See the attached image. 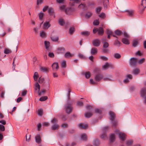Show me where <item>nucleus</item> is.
Returning <instances> with one entry per match:
<instances>
[{
	"instance_id": "obj_1",
	"label": "nucleus",
	"mask_w": 146,
	"mask_h": 146,
	"mask_svg": "<svg viewBox=\"0 0 146 146\" xmlns=\"http://www.w3.org/2000/svg\"><path fill=\"white\" fill-rule=\"evenodd\" d=\"M64 109L66 112L68 114L70 113L72 110V108L70 105H66L65 106Z\"/></svg>"
},
{
	"instance_id": "obj_2",
	"label": "nucleus",
	"mask_w": 146,
	"mask_h": 146,
	"mask_svg": "<svg viewBox=\"0 0 146 146\" xmlns=\"http://www.w3.org/2000/svg\"><path fill=\"white\" fill-rule=\"evenodd\" d=\"M115 132L116 134H118L120 139L122 141H124L125 139V134L122 132H119V131L118 130H116Z\"/></svg>"
},
{
	"instance_id": "obj_3",
	"label": "nucleus",
	"mask_w": 146,
	"mask_h": 146,
	"mask_svg": "<svg viewBox=\"0 0 146 146\" xmlns=\"http://www.w3.org/2000/svg\"><path fill=\"white\" fill-rule=\"evenodd\" d=\"M146 7V0H142L141 4L139 7V9L141 12L143 11Z\"/></svg>"
},
{
	"instance_id": "obj_4",
	"label": "nucleus",
	"mask_w": 146,
	"mask_h": 146,
	"mask_svg": "<svg viewBox=\"0 0 146 146\" xmlns=\"http://www.w3.org/2000/svg\"><path fill=\"white\" fill-rule=\"evenodd\" d=\"M137 59L135 58H132L130 59L129 64L131 66H134L137 63Z\"/></svg>"
},
{
	"instance_id": "obj_5",
	"label": "nucleus",
	"mask_w": 146,
	"mask_h": 146,
	"mask_svg": "<svg viewBox=\"0 0 146 146\" xmlns=\"http://www.w3.org/2000/svg\"><path fill=\"white\" fill-rule=\"evenodd\" d=\"M35 87L37 88H38V95L39 96H41L42 94H44L45 93V91L44 90H43L42 91L39 92L40 91V85L38 83H36L35 84Z\"/></svg>"
},
{
	"instance_id": "obj_6",
	"label": "nucleus",
	"mask_w": 146,
	"mask_h": 146,
	"mask_svg": "<svg viewBox=\"0 0 146 146\" xmlns=\"http://www.w3.org/2000/svg\"><path fill=\"white\" fill-rule=\"evenodd\" d=\"M48 10V13L50 15H54V12L53 8L51 7L49 8L48 6H46V10Z\"/></svg>"
},
{
	"instance_id": "obj_7",
	"label": "nucleus",
	"mask_w": 146,
	"mask_h": 146,
	"mask_svg": "<svg viewBox=\"0 0 146 146\" xmlns=\"http://www.w3.org/2000/svg\"><path fill=\"white\" fill-rule=\"evenodd\" d=\"M100 42L99 40L96 39L93 40L92 41V44L93 45L95 46H100Z\"/></svg>"
},
{
	"instance_id": "obj_8",
	"label": "nucleus",
	"mask_w": 146,
	"mask_h": 146,
	"mask_svg": "<svg viewBox=\"0 0 146 146\" xmlns=\"http://www.w3.org/2000/svg\"><path fill=\"white\" fill-rule=\"evenodd\" d=\"M103 76L100 74H97L95 77V79L96 81L99 82L102 78Z\"/></svg>"
},
{
	"instance_id": "obj_9",
	"label": "nucleus",
	"mask_w": 146,
	"mask_h": 146,
	"mask_svg": "<svg viewBox=\"0 0 146 146\" xmlns=\"http://www.w3.org/2000/svg\"><path fill=\"white\" fill-rule=\"evenodd\" d=\"M132 78V76L131 74H128L127 75L126 77L123 80V82L125 83L128 82H129V79L130 80Z\"/></svg>"
},
{
	"instance_id": "obj_10",
	"label": "nucleus",
	"mask_w": 146,
	"mask_h": 146,
	"mask_svg": "<svg viewBox=\"0 0 146 146\" xmlns=\"http://www.w3.org/2000/svg\"><path fill=\"white\" fill-rule=\"evenodd\" d=\"M140 93L141 96L142 97H145L146 96V88H142L141 90Z\"/></svg>"
},
{
	"instance_id": "obj_11",
	"label": "nucleus",
	"mask_w": 146,
	"mask_h": 146,
	"mask_svg": "<svg viewBox=\"0 0 146 146\" xmlns=\"http://www.w3.org/2000/svg\"><path fill=\"white\" fill-rule=\"evenodd\" d=\"M52 68L53 70H57L59 68V66L58 63L54 62L52 65Z\"/></svg>"
},
{
	"instance_id": "obj_12",
	"label": "nucleus",
	"mask_w": 146,
	"mask_h": 146,
	"mask_svg": "<svg viewBox=\"0 0 146 146\" xmlns=\"http://www.w3.org/2000/svg\"><path fill=\"white\" fill-rule=\"evenodd\" d=\"M127 13V15L130 17H132L134 16V11L133 10H130L126 11Z\"/></svg>"
},
{
	"instance_id": "obj_13",
	"label": "nucleus",
	"mask_w": 146,
	"mask_h": 146,
	"mask_svg": "<svg viewBox=\"0 0 146 146\" xmlns=\"http://www.w3.org/2000/svg\"><path fill=\"white\" fill-rule=\"evenodd\" d=\"M74 10V9L72 8H68L65 10V12L67 14H71V13Z\"/></svg>"
},
{
	"instance_id": "obj_14",
	"label": "nucleus",
	"mask_w": 146,
	"mask_h": 146,
	"mask_svg": "<svg viewBox=\"0 0 146 146\" xmlns=\"http://www.w3.org/2000/svg\"><path fill=\"white\" fill-rule=\"evenodd\" d=\"M36 142L37 143H40L41 141L40 136L39 135L37 134L35 137Z\"/></svg>"
},
{
	"instance_id": "obj_15",
	"label": "nucleus",
	"mask_w": 146,
	"mask_h": 146,
	"mask_svg": "<svg viewBox=\"0 0 146 146\" xmlns=\"http://www.w3.org/2000/svg\"><path fill=\"white\" fill-rule=\"evenodd\" d=\"M111 65L108 62H106L105 64L102 66L103 69L104 70H106Z\"/></svg>"
},
{
	"instance_id": "obj_16",
	"label": "nucleus",
	"mask_w": 146,
	"mask_h": 146,
	"mask_svg": "<svg viewBox=\"0 0 146 146\" xmlns=\"http://www.w3.org/2000/svg\"><path fill=\"white\" fill-rule=\"evenodd\" d=\"M79 128L81 129H86L88 127V125L87 124H83L82 123L79 124L78 125Z\"/></svg>"
},
{
	"instance_id": "obj_17",
	"label": "nucleus",
	"mask_w": 146,
	"mask_h": 146,
	"mask_svg": "<svg viewBox=\"0 0 146 146\" xmlns=\"http://www.w3.org/2000/svg\"><path fill=\"white\" fill-rule=\"evenodd\" d=\"M98 34L100 35H102L104 32L103 29L102 27H100L98 28Z\"/></svg>"
},
{
	"instance_id": "obj_18",
	"label": "nucleus",
	"mask_w": 146,
	"mask_h": 146,
	"mask_svg": "<svg viewBox=\"0 0 146 146\" xmlns=\"http://www.w3.org/2000/svg\"><path fill=\"white\" fill-rule=\"evenodd\" d=\"M97 52V48L95 47L93 48L91 50V53L93 55H95Z\"/></svg>"
},
{
	"instance_id": "obj_19",
	"label": "nucleus",
	"mask_w": 146,
	"mask_h": 146,
	"mask_svg": "<svg viewBox=\"0 0 146 146\" xmlns=\"http://www.w3.org/2000/svg\"><path fill=\"white\" fill-rule=\"evenodd\" d=\"M110 116L111 117L110 119L111 120H112L114 119L115 117V114L112 111H110L109 112Z\"/></svg>"
},
{
	"instance_id": "obj_20",
	"label": "nucleus",
	"mask_w": 146,
	"mask_h": 146,
	"mask_svg": "<svg viewBox=\"0 0 146 146\" xmlns=\"http://www.w3.org/2000/svg\"><path fill=\"white\" fill-rule=\"evenodd\" d=\"M121 41L123 44H129L128 40L125 38L122 39Z\"/></svg>"
},
{
	"instance_id": "obj_21",
	"label": "nucleus",
	"mask_w": 146,
	"mask_h": 146,
	"mask_svg": "<svg viewBox=\"0 0 146 146\" xmlns=\"http://www.w3.org/2000/svg\"><path fill=\"white\" fill-rule=\"evenodd\" d=\"M44 0H36V4L37 6L36 8H39V5H40L43 2Z\"/></svg>"
},
{
	"instance_id": "obj_22",
	"label": "nucleus",
	"mask_w": 146,
	"mask_h": 146,
	"mask_svg": "<svg viewBox=\"0 0 146 146\" xmlns=\"http://www.w3.org/2000/svg\"><path fill=\"white\" fill-rule=\"evenodd\" d=\"M39 35L42 38H44L46 36V33L43 31H40Z\"/></svg>"
},
{
	"instance_id": "obj_23",
	"label": "nucleus",
	"mask_w": 146,
	"mask_h": 146,
	"mask_svg": "<svg viewBox=\"0 0 146 146\" xmlns=\"http://www.w3.org/2000/svg\"><path fill=\"white\" fill-rule=\"evenodd\" d=\"M64 56L66 58H68L72 57V55L69 52H68L65 54Z\"/></svg>"
},
{
	"instance_id": "obj_24",
	"label": "nucleus",
	"mask_w": 146,
	"mask_h": 146,
	"mask_svg": "<svg viewBox=\"0 0 146 146\" xmlns=\"http://www.w3.org/2000/svg\"><path fill=\"white\" fill-rule=\"evenodd\" d=\"M81 137L82 139L85 141L87 139L86 135L84 133L81 135Z\"/></svg>"
},
{
	"instance_id": "obj_25",
	"label": "nucleus",
	"mask_w": 146,
	"mask_h": 146,
	"mask_svg": "<svg viewBox=\"0 0 146 146\" xmlns=\"http://www.w3.org/2000/svg\"><path fill=\"white\" fill-rule=\"evenodd\" d=\"M61 66L62 68L66 67V62L65 60H63L61 63Z\"/></svg>"
},
{
	"instance_id": "obj_26",
	"label": "nucleus",
	"mask_w": 146,
	"mask_h": 146,
	"mask_svg": "<svg viewBox=\"0 0 146 146\" xmlns=\"http://www.w3.org/2000/svg\"><path fill=\"white\" fill-rule=\"evenodd\" d=\"M140 72L139 69L137 68L133 70V73L134 74L137 75Z\"/></svg>"
},
{
	"instance_id": "obj_27",
	"label": "nucleus",
	"mask_w": 146,
	"mask_h": 146,
	"mask_svg": "<svg viewBox=\"0 0 146 146\" xmlns=\"http://www.w3.org/2000/svg\"><path fill=\"white\" fill-rule=\"evenodd\" d=\"M38 114V115L41 116L43 114V110L42 109H40L37 111Z\"/></svg>"
},
{
	"instance_id": "obj_28",
	"label": "nucleus",
	"mask_w": 146,
	"mask_h": 146,
	"mask_svg": "<svg viewBox=\"0 0 146 146\" xmlns=\"http://www.w3.org/2000/svg\"><path fill=\"white\" fill-rule=\"evenodd\" d=\"M115 136L114 134H111L110 137V140L111 142H113L114 141Z\"/></svg>"
},
{
	"instance_id": "obj_29",
	"label": "nucleus",
	"mask_w": 146,
	"mask_h": 146,
	"mask_svg": "<svg viewBox=\"0 0 146 146\" xmlns=\"http://www.w3.org/2000/svg\"><path fill=\"white\" fill-rule=\"evenodd\" d=\"M109 1L108 0H105L104 2V5L105 8H106L108 6L109 4Z\"/></svg>"
},
{
	"instance_id": "obj_30",
	"label": "nucleus",
	"mask_w": 146,
	"mask_h": 146,
	"mask_svg": "<svg viewBox=\"0 0 146 146\" xmlns=\"http://www.w3.org/2000/svg\"><path fill=\"white\" fill-rule=\"evenodd\" d=\"M38 73L37 72L34 73L33 78L35 81H37L38 78Z\"/></svg>"
},
{
	"instance_id": "obj_31",
	"label": "nucleus",
	"mask_w": 146,
	"mask_h": 146,
	"mask_svg": "<svg viewBox=\"0 0 146 146\" xmlns=\"http://www.w3.org/2000/svg\"><path fill=\"white\" fill-rule=\"evenodd\" d=\"M51 47L50 45V43L48 41H46V49L50 50Z\"/></svg>"
},
{
	"instance_id": "obj_32",
	"label": "nucleus",
	"mask_w": 146,
	"mask_h": 146,
	"mask_svg": "<svg viewBox=\"0 0 146 146\" xmlns=\"http://www.w3.org/2000/svg\"><path fill=\"white\" fill-rule=\"evenodd\" d=\"M59 127V126L58 124H54L52 125L51 128L52 130H55L58 129Z\"/></svg>"
},
{
	"instance_id": "obj_33",
	"label": "nucleus",
	"mask_w": 146,
	"mask_h": 146,
	"mask_svg": "<svg viewBox=\"0 0 146 146\" xmlns=\"http://www.w3.org/2000/svg\"><path fill=\"white\" fill-rule=\"evenodd\" d=\"M93 114L91 113L87 112L85 114V117L87 118H90L91 117Z\"/></svg>"
},
{
	"instance_id": "obj_34",
	"label": "nucleus",
	"mask_w": 146,
	"mask_h": 146,
	"mask_svg": "<svg viewBox=\"0 0 146 146\" xmlns=\"http://www.w3.org/2000/svg\"><path fill=\"white\" fill-rule=\"evenodd\" d=\"M12 52V51L11 50L5 48L4 49V53L5 54H8L11 53Z\"/></svg>"
},
{
	"instance_id": "obj_35",
	"label": "nucleus",
	"mask_w": 146,
	"mask_h": 146,
	"mask_svg": "<svg viewBox=\"0 0 146 146\" xmlns=\"http://www.w3.org/2000/svg\"><path fill=\"white\" fill-rule=\"evenodd\" d=\"M39 19L40 20H42L44 14L42 12H40L38 14Z\"/></svg>"
},
{
	"instance_id": "obj_36",
	"label": "nucleus",
	"mask_w": 146,
	"mask_h": 146,
	"mask_svg": "<svg viewBox=\"0 0 146 146\" xmlns=\"http://www.w3.org/2000/svg\"><path fill=\"white\" fill-rule=\"evenodd\" d=\"M51 38L52 40L54 41H57L58 40V37L57 36H52L51 37Z\"/></svg>"
},
{
	"instance_id": "obj_37",
	"label": "nucleus",
	"mask_w": 146,
	"mask_h": 146,
	"mask_svg": "<svg viewBox=\"0 0 146 146\" xmlns=\"http://www.w3.org/2000/svg\"><path fill=\"white\" fill-rule=\"evenodd\" d=\"M145 59L144 58H142L139 59L138 61V62L139 64H141L145 62Z\"/></svg>"
},
{
	"instance_id": "obj_38",
	"label": "nucleus",
	"mask_w": 146,
	"mask_h": 146,
	"mask_svg": "<svg viewBox=\"0 0 146 146\" xmlns=\"http://www.w3.org/2000/svg\"><path fill=\"white\" fill-rule=\"evenodd\" d=\"M115 35L118 36L120 35L122 33V32L119 30H116L115 31Z\"/></svg>"
},
{
	"instance_id": "obj_39",
	"label": "nucleus",
	"mask_w": 146,
	"mask_h": 146,
	"mask_svg": "<svg viewBox=\"0 0 146 146\" xmlns=\"http://www.w3.org/2000/svg\"><path fill=\"white\" fill-rule=\"evenodd\" d=\"M92 13L91 12H87L85 15V17L86 18H89L91 16Z\"/></svg>"
},
{
	"instance_id": "obj_40",
	"label": "nucleus",
	"mask_w": 146,
	"mask_h": 146,
	"mask_svg": "<svg viewBox=\"0 0 146 146\" xmlns=\"http://www.w3.org/2000/svg\"><path fill=\"white\" fill-rule=\"evenodd\" d=\"M85 75L86 78H88L90 76V73L89 72H86L85 74Z\"/></svg>"
},
{
	"instance_id": "obj_41",
	"label": "nucleus",
	"mask_w": 146,
	"mask_h": 146,
	"mask_svg": "<svg viewBox=\"0 0 146 146\" xmlns=\"http://www.w3.org/2000/svg\"><path fill=\"white\" fill-rule=\"evenodd\" d=\"M138 41L134 40L133 41L132 45L134 47H136L138 44Z\"/></svg>"
},
{
	"instance_id": "obj_42",
	"label": "nucleus",
	"mask_w": 146,
	"mask_h": 146,
	"mask_svg": "<svg viewBox=\"0 0 146 146\" xmlns=\"http://www.w3.org/2000/svg\"><path fill=\"white\" fill-rule=\"evenodd\" d=\"M114 56L115 58L118 59L121 58V56L119 54L117 53H115L114 54Z\"/></svg>"
},
{
	"instance_id": "obj_43",
	"label": "nucleus",
	"mask_w": 146,
	"mask_h": 146,
	"mask_svg": "<svg viewBox=\"0 0 146 146\" xmlns=\"http://www.w3.org/2000/svg\"><path fill=\"white\" fill-rule=\"evenodd\" d=\"M81 34L82 35L86 36L89 35L90 34V33L87 31L82 32L81 33Z\"/></svg>"
},
{
	"instance_id": "obj_44",
	"label": "nucleus",
	"mask_w": 146,
	"mask_h": 146,
	"mask_svg": "<svg viewBox=\"0 0 146 146\" xmlns=\"http://www.w3.org/2000/svg\"><path fill=\"white\" fill-rule=\"evenodd\" d=\"M133 143V141L131 140H129L126 141V144L127 146H130Z\"/></svg>"
},
{
	"instance_id": "obj_45",
	"label": "nucleus",
	"mask_w": 146,
	"mask_h": 146,
	"mask_svg": "<svg viewBox=\"0 0 146 146\" xmlns=\"http://www.w3.org/2000/svg\"><path fill=\"white\" fill-rule=\"evenodd\" d=\"M102 43H103V47L105 48H107L109 46V44L108 42H103Z\"/></svg>"
},
{
	"instance_id": "obj_46",
	"label": "nucleus",
	"mask_w": 146,
	"mask_h": 146,
	"mask_svg": "<svg viewBox=\"0 0 146 146\" xmlns=\"http://www.w3.org/2000/svg\"><path fill=\"white\" fill-rule=\"evenodd\" d=\"M59 23L61 25H63L64 23V19H60L59 21Z\"/></svg>"
},
{
	"instance_id": "obj_47",
	"label": "nucleus",
	"mask_w": 146,
	"mask_h": 146,
	"mask_svg": "<svg viewBox=\"0 0 146 146\" xmlns=\"http://www.w3.org/2000/svg\"><path fill=\"white\" fill-rule=\"evenodd\" d=\"M102 8L101 7H98L96 9V12L97 13H99L101 10Z\"/></svg>"
},
{
	"instance_id": "obj_48",
	"label": "nucleus",
	"mask_w": 146,
	"mask_h": 146,
	"mask_svg": "<svg viewBox=\"0 0 146 146\" xmlns=\"http://www.w3.org/2000/svg\"><path fill=\"white\" fill-rule=\"evenodd\" d=\"M74 27H71L69 29V33L70 34H72L74 32Z\"/></svg>"
},
{
	"instance_id": "obj_49",
	"label": "nucleus",
	"mask_w": 146,
	"mask_h": 146,
	"mask_svg": "<svg viewBox=\"0 0 146 146\" xmlns=\"http://www.w3.org/2000/svg\"><path fill=\"white\" fill-rule=\"evenodd\" d=\"M100 58L106 61L108 60V58L107 57L104 56H99Z\"/></svg>"
},
{
	"instance_id": "obj_50",
	"label": "nucleus",
	"mask_w": 146,
	"mask_h": 146,
	"mask_svg": "<svg viewBox=\"0 0 146 146\" xmlns=\"http://www.w3.org/2000/svg\"><path fill=\"white\" fill-rule=\"evenodd\" d=\"M86 5L84 4L81 3L80 5H79L78 7L80 9H84Z\"/></svg>"
},
{
	"instance_id": "obj_51",
	"label": "nucleus",
	"mask_w": 146,
	"mask_h": 146,
	"mask_svg": "<svg viewBox=\"0 0 146 146\" xmlns=\"http://www.w3.org/2000/svg\"><path fill=\"white\" fill-rule=\"evenodd\" d=\"M70 1H74L73 2L72 4V6H74V3H79L80 2V0H70Z\"/></svg>"
},
{
	"instance_id": "obj_52",
	"label": "nucleus",
	"mask_w": 146,
	"mask_h": 146,
	"mask_svg": "<svg viewBox=\"0 0 146 146\" xmlns=\"http://www.w3.org/2000/svg\"><path fill=\"white\" fill-rule=\"evenodd\" d=\"M93 25H98L99 24V21L98 20H96L93 22Z\"/></svg>"
},
{
	"instance_id": "obj_53",
	"label": "nucleus",
	"mask_w": 146,
	"mask_h": 146,
	"mask_svg": "<svg viewBox=\"0 0 146 146\" xmlns=\"http://www.w3.org/2000/svg\"><path fill=\"white\" fill-rule=\"evenodd\" d=\"M120 42L118 40H115L114 43V45H117L118 46H120Z\"/></svg>"
},
{
	"instance_id": "obj_54",
	"label": "nucleus",
	"mask_w": 146,
	"mask_h": 146,
	"mask_svg": "<svg viewBox=\"0 0 146 146\" xmlns=\"http://www.w3.org/2000/svg\"><path fill=\"white\" fill-rule=\"evenodd\" d=\"M26 141H29L30 139V135L27 134L26 135Z\"/></svg>"
},
{
	"instance_id": "obj_55",
	"label": "nucleus",
	"mask_w": 146,
	"mask_h": 146,
	"mask_svg": "<svg viewBox=\"0 0 146 146\" xmlns=\"http://www.w3.org/2000/svg\"><path fill=\"white\" fill-rule=\"evenodd\" d=\"M106 33L107 35H112V32L109 29H107Z\"/></svg>"
},
{
	"instance_id": "obj_56",
	"label": "nucleus",
	"mask_w": 146,
	"mask_h": 146,
	"mask_svg": "<svg viewBox=\"0 0 146 146\" xmlns=\"http://www.w3.org/2000/svg\"><path fill=\"white\" fill-rule=\"evenodd\" d=\"M5 130V127L4 125L2 124H0V130L3 131Z\"/></svg>"
},
{
	"instance_id": "obj_57",
	"label": "nucleus",
	"mask_w": 146,
	"mask_h": 146,
	"mask_svg": "<svg viewBox=\"0 0 146 146\" xmlns=\"http://www.w3.org/2000/svg\"><path fill=\"white\" fill-rule=\"evenodd\" d=\"M114 119L112 120H111L112 123V125L113 126H115L117 125V122L114 120Z\"/></svg>"
},
{
	"instance_id": "obj_58",
	"label": "nucleus",
	"mask_w": 146,
	"mask_h": 146,
	"mask_svg": "<svg viewBox=\"0 0 146 146\" xmlns=\"http://www.w3.org/2000/svg\"><path fill=\"white\" fill-rule=\"evenodd\" d=\"M40 70L42 72H46V68L42 66L40 67Z\"/></svg>"
},
{
	"instance_id": "obj_59",
	"label": "nucleus",
	"mask_w": 146,
	"mask_h": 146,
	"mask_svg": "<svg viewBox=\"0 0 146 146\" xmlns=\"http://www.w3.org/2000/svg\"><path fill=\"white\" fill-rule=\"evenodd\" d=\"M77 105L78 106H83V103L82 102L78 101L77 102Z\"/></svg>"
},
{
	"instance_id": "obj_60",
	"label": "nucleus",
	"mask_w": 146,
	"mask_h": 146,
	"mask_svg": "<svg viewBox=\"0 0 146 146\" xmlns=\"http://www.w3.org/2000/svg\"><path fill=\"white\" fill-rule=\"evenodd\" d=\"M99 17L100 18H104L105 17V14L104 13H102L99 15Z\"/></svg>"
},
{
	"instance_id": "obj_61",
	"label": "nucleus",
	"mask_w": 146,
	"mask_h": 146,
	"mask_svg": "<svg viewBox=\"0 0 146 146\" xmlns=\"http://www.w3.org/2000/svg\"><path fill=\"white\" fill-rule=\"evenodd\" d=\"M38 131H40L41 127V125L40 123H38L37 125Z\"/></svg>"
},
{
	"instance_id": "obj_62",
	"label": "nucleus",
	"mask_w": 146,
	"mask_h": 146,
	"mask_svg": "<svg viewBox=\"0 0 146 146\" xmlns=\"http://www.w3.org/2000/svg\"><path fill=\"white\" fill-rule=\"evenodd\" d=\"M61 127L62 128H66L68 127V125L66 123L62 124L61 125Z\"/></svg>"
},
{
	"instance_id": "obj_63",
	"label": "nucleus",
	"mask_w": 146,
	"mask_h": 146,
	"mask_svg": "<svg viewBox=\"0 0 146 146\" xmlns=\"http://www.w3.org/2000/svg\"><path fill=\"white\" fill-rule=\"evenodd\" d=\"M48 55L49 57L51 58H53L54 57V54L53 52H49Z\"/></svg>"
},
{
	"instance_id": "obj_64",
	"label": "nucleus",
	"mask_w": 146,
	"mask_h": 146,
	"mask_svg": "<svg viewBox=\"0 0 146 146\" xmlns=\"http://www.w3.org/2000/svg\"><path fill=\"white\" fill-rule=\"evenodd\" d=\"M78 56L81 59H85V56L82 54L80 53L78 54Z\"/></svg>"
}]
</instances>
